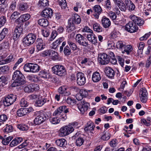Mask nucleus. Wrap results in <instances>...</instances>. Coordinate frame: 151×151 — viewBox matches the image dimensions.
Returning <instances> with one entry per match:
<instances>
[{"mask_svg":"<svg viewBox=\"0 0 151 151\" xmlns=\"http://www.w3.org/2000/svg\"><path fill=\"white\" fill-rule=\"evenodd\" d=\"M125 29L128 32L132 33L137 31L138 27L135 24L130 22L127 23L125 26Z\"/></svg>","mask_w":151,"mask_h":151,"instance_id":"nucleus-11","label":"nucleus"},{"mask_svg":"<svg viewBox=\"0 0 151 151\" xmlns=\"http://www.w3.org/2000/svg\"><path fill=\"white\" fill-rule=\"evenodd\" d=\"M147 93L145 88H142L139 92V96H147Z\"/></svg>","mask_w":151,"mask_h":151,"instance_id":"nucleus-54","label":"nucleus"},{"mask_svg":"<svg viewBox=\"0 0 151 151\" xmlns=\"http://www.w3.org/2000/svg\"><path fill=\"white\" fill-rule=\"evenodd\" d=\"M120 35V34L119 32H116V31H113L111 34V36L112 38L114 39H115L118 37Z\"/></svg>","mask_w":151,"mask_h":151,"instance_id":"nucleus-62","label":"nucleus"},{"mask_svg":"<svg viewBox=\"0 0 151 151\" xmlns=\"http://www.w3.org/2000/svg\"><path fill=\"white\" fill-rule=\"evenodd\" d=\"M39 86L35 84H30L25 86L24 90L26 92L31 93L39 89Z\"/></svg>","mask_w":151,"mask_h":151,"instance_id":"nucleus-15","label":"nucleus"},{"mask_svg":"<svg viewBox=\"0 0 151 151\" xmlns=\"http://www.w3.org/2000/svg\"><path fill=\"white\" fill-rule=\"evenodd\" d=\"M6 22V20L4 16L0 17V28L3 26Z\"/></svg>","mask_w":151,"mask_h":151,"instance_id":"nucleus-63","label":"nucleus"},{"mask_svg":"<svg viewBox=\"0 0 151 151\" xmlns=\"http://www.w3.org/2000/svg\"><path fill=\"white\" fill-rule=\"evenodd\" d=\"M18 9L20 11H25L28 8L27 4L25 3L20 4L18 5Z\"/></svg>","mask_w":151,"mask_h":151,"instance_id":"nucleus-37","label":"nucleus"},{"mask_svg":"<svg viewBox=\"0 0 151 151\" xmlns=\"http://www.w3.org/2000/svg\"><path fill=\"white\" fill-rule=\"evenodd\" d=\"M8 33V30L7 28H5L2 30L0 33V41L4 38Z\"/></svg>","mask_w":151,"mask_h":151,"instance_id":"nucleus-40","label":"nucleus"},{"mask_svg":"<svg viewBox=\"0 0 151 151\" xmlns=\"http://www.w3.org/2000/svg\"><path fill=\"white\" fill-rule=\"evenodd\" d=\"M27 78L32 82H37L39 83L42 82L41 78L38 77L36 75H29L27 76Z\"/></svg>","mask_w":151,"mask_h":151,"instance_id":"nucleus-22","label":"nucleus"},{"mask_svg":"<svg viewBox=\"0 0 151 151\" xmlns=\"http://www.w3.org/2000/svg\"><path fill=\"white\" fill-rule=\"evenodd\" d=\"M20 105L22 107H25L28 106V103L24 99H22L20 101Z\"/></svg>","mask_w":151,"mask_h":151,"instance_id":"nucleus-58","label":"nucleus"},{"mask_svg":"<svg viewBox=\"0 0 151 151\" xmlns=\"http://www.w3.org/2000/svg\"><path fill=\"white\" fill-rule=\"evenodd\" d=\"M20 13L17 11L14 12L11 14L10 16V19L12 20H14L17 18L20 15Z\"/></svg>","mask_w":151,"mask_h":151,"instance_id":"nucleus-47","label":"nucleus"},{"mask_svg":"<svg viewBox=\"0 0 151 151\" xmlns=\"http://www.w3.org/2000/svg\"><path fill=\"white\" fill-rule=\"evenodd\" d=\"M113 1L121 11L123 12L126 11L127 9L126 6L123 0H113Z\"/></svg>","mask_w":151,"mask_h":151,"instance_id":"nucleus-17","label":"nucleus"},{"mask_svg":"<svg viewBox=\"0 0 151 151\" xmlns=\"http://www.w3.org/2000/svg\"><path fill=\"white\" fill-rule=\"evenodd\" d=\"M54 51L50 50H47L43 52L42 55L44 56H50L52 54H53Z\"/></svg>","mask_w":151,"mask_h":151,"instance_id":"nucleus-59","label":"nucleus"},{"mask_svg":"<svg viewBox=\"0 0 151 151\" xmlns=\"http://www.w3.org/2000/svg\"><path fill=\"white\" fill-rule=\"evenodd\" d=\"M8 67L7 66L4 65L0 67V74H3L7 71Z\"/></svg>","mask_w":151,"mask_h":151,"instance_id":"nucleus-57","label":"nucleus"},{"mask_svg":"<svg viewBox=\"0 0 151 151\" xmlns=\"http://www.w3.org/2000/svg\"><path fill=\"white\" fill-rule=\"evenodd\" d=\"M80 93L84 97H86L88 95V91L85 89H81L80 91Z\"/></svg>","mask_w":151,"mask_h":151,"instance_id":"nucleus-56","label":"nucleus"},{"mask_svg":"<svg viewBox=\"0 0 151 151\" xmlns=\"http://www.w3.org/2000/svg\"><path fill=\"white\" fill-rule=\"evenodd\" d=\"M105 3L106 9L108 10H110L111 7L110 1V0H106L105 1Z\"/></svg>","mask_w":151,"mask_h":151,"instance_id":"nucleus-61","label":"nucleus"},{"mask_svg":"<svg viewBox=\"0 0 151 151\" xmlns=\"http://www.w3.org/2000/svg\"><path fill=\"white\" fill-rule=\"evenodd\" d=\"M110 133L108 132H106L104 133L101 138L104 140H107L110 138Z\"/></svg>","mask_w":151,"mask_h":151,"instance_id":"nucleus-46","label":"nucleus"},{"mask_svg":"<svg viewBox=\"0 0 151 151\" xmlns=\"http://www.w3.org/2000/svg\"><path fill=\"white\" fill-rule=\"evenodd\" d=\"M17 96L16 95L11 94L5 96L3 100V103L5 106H8L13 104L16 101Z\"/></svg>","mask_w":151,"mask_h":151,"instance_id":"nucleus-9","label":"nucleus"},{"mask_svg":"<svg viewBox=\"0 0 151 151\" xmlns=\"http://www.w3.org/2000/svg\"><path fill=\"white\" fill-rule=\"evenodd\" d=\"M98 61L101 64L105 65L109 63L110 61V58L107 54L103 53L99 55Z\"/></svg>","mask_w":151,"mask_h":151,"instance_id":"nucleus-13","label":"nucleus"},{"mask_svg":"<svg viewBox=\"0 0 151 151\" xmlns=\"http://www.w3.org/2000/svg\"><path fill=\"white\" fill-rule=\"evenodd\" d=\"M105 72L106 76L111 78H113L115 75L114 70L109 67L105 68Z\"/></svg>","mask_w":151,"mask_h":151,"instance_id":"nucleus-19","label":"nucleus"},{"mask_svg":"<svg viewBox=\"0 0 151 151\" xmlns=\"http://www.w3.org/2000/svg\"><path fill=\"white\" fill-rule=\"evenodd\" d=\"M55 143L58 146L63 147L66 145V141L64 139H60L56 140Z\"/></svg>","mask_w":151,"mask_h":151,"instance_id":"nucleus-32","label":"nucleus"},{"mask_svg":"<svg viewBox=\"0 0 151 151\" xmlns=\"http://www.w3.org/2000/svg\"><path fill=\"white\" fill-rule=\"evenodd\" d=\"M17 128L22 131H26L28 129V126L25 124H20L17 125Z\"/></svg>","mask_w":151,"mask_h":151,"instance_id":"nucleus-50","label":"nucleus"},{"mask_svg":"<svg viewBox=\"0 0 151 151\" xmlns=\"http://www.w3.org/2000/svg\"><path fill=\"white\" fill-rule=\"evenodd\" d=\"M38 5L40 7L42 8L44 7L48 6V0H40Z\"/></svg>","mask_w":151,"mask_h":151,"instance_id":"nucleus-35","label":"nucleus"},{"mask_svg":"<svg viewBox=\"0 0 151 151\" xmlns=\"http://www.w3.org/2000/svg\"><path fill=\"white\" fill-rule=\"evenodd\" d=\"M50 112H44L37 116L34 120V123L36 125H39L48 119L50 116Z\"/></svg>","mask_w":151,"mask_h":151,"instance_id":"nucleus-5","label":"nucleus"},{"mask_svg":"<svg viewBox=\"0 0 151 151\" xmlns=\"http://www.w3.org/2000/svg\"><path fill=\"white\" fill-rule=\"evenodd\" d=\"M89 106V104L84 100L81 101V103L78 105V109L82 114H83L86 111Z\"/></svg>","mask_w":151,"mask_h":151,"instance_id":"nucleus-12","label":"nucleus"},{"mask_svg":"<svg viewBox=\"0 0 151 151\" xmlns=\"http://www.w3.org/2000/svg\"><path fill=\"white\" fill-rule=\"evenodd\" d=\"M76 77L77 83L79 86H83L85 83L86 78L83 73L81 72L78 73L76 75Z\"/></svg>","mask_w":151,"mask_h":151,"instance_id":"nucleus-14","label":"nucleus"},{"mask_svg":"<svg viewBox=\"0 0 151 151\" xmlns=\"http://www.w3.org/2000/svg\"><path fill=\"white\" fill-rule=\"evenodd\" d=\"M38 24L44 27H46L48 24V20L46 19H40L38 21Z\"/></svg>","mask_w":151,"mask_h":151,"instance_id":"nucleus-36","label":"nucleus"},{"mask_svg":"<svg viewBox=\"0 0 151 151\" xmlns=\"http://www.w3.org/2000/svg\"><path fill=\"white\" fill-rule=\"evenodd\" d=\"M22 141V138L20 137H17L14 138L10 144L11 147H13L17 146Z\"/></svg>","mask_w":151,"mask_h":151,"instance_id":"nucleus-26","label":"nucleus"},{"mask_svg":"<svg viewBox=\"0 0 151 151\" xmlns=\"http://www.w3.org/2000/svg\"><path fill=\"white\" fill-rule=\"evenodd\" d=\"M52 14V10L50 8H47L43 10L41 14L42 17L47 18H51Z\"/></svg>","mask_w":151,"mask_h":151,"instance_id":"nucleus-18","label":"nucleus"},{"mask_svg":"<svg viewBox=\"0 0 151 151\" xmlns=\"http://www.w3.org/2000/svg\"><path fill=\"white\" fill-rule=\"evenodd\" d=\"M7 80L4 76H2L0 78V84H2V86H4L6 83Z\"/></svg>","mask_w":151,"mask_h":151,"instance_id":"nucleus-55","label":"nucleus"},{"mask_svg":"<svg viewBox=\"0 0 151 151\" xmlns=\"http://www.w3.org/2000/svg\"><path fill=\"white\" fill-rule=\"evenodd\" d=\"M145 46V44L143 42H140L138 43L137 46L138 49V51L140 52H142Z\"/></svg>","mask_w":151,"mask_h":151,"instance_id":"nucleus-51","label":"nucleus"},{"mask_svg":"<svg viewBox=\"0 0 151 151\" xmlns=\"http://www.w3.org/2000/svg\"><path fill=\"white\" fill-rule=\"evenodd\" d=\"M52 70L54 73L59 76H64L66 73L65 68L60 65H54L52 67Z\"/></svg>","mask_w":151,"mask_h":151,"instance_id":"nucleus-6","label":"nucleus"},{"mask_svg":"<svg viewBox=\"0 0 151 151\" xmlns=\"http://www.w3.org/2000/svg\"><path fill=\"white\" fill-rule=\"evenodd\" d=\"M58 3L62 9H65L67 7V3L66 0H58Z\"/></svg>","mask_w":151,"mask_h":151,"instance_id":"nucleus-45","label":"nucleus"},{"mask_svg":"<svg viewBox=\"0 0 151 151\" xmlns=\"http://www.w3.org/2000/svg\"><path fill=\"white\" fill-rule=\"evenodd\" d=\"M46 102V100L43 98L41 96H40L37 100L36 102V106H41Z\"/></svg>","mask_w":151,"mask_h":151,"instance_id":"nucleus-28","label":"nucleus"},{"mask_svg":"<svg viewBox=\"0 0 151 151\" xmlns=\"http://www.w3.org/2000/svg\"><path fill=\"white\" fill-rule=\"evenodd\" d=\"M101 75L99 73L96 71L94 72L92 76V79L93 82L97 83L101 79Z\"/></svg>","mask_w":151,"mask_h":151,"instance_id":"nucleus-24","label":"nucleus"},{"mask_svg":"<svg viewBox=\"0 0 151 151\" xmlns=\"http://www.w3.org/2000/svg\"><path fill=\"white\" fill-rule=\"evenodd\" d=\"M6 126L4 129V132L9 133L12 132L13 130V127L11 125H6Z\"/></svg>","mask_w":151,"mask_h":151,"instance_id":"nucleus-53","label":"nucleus"},{"mask_svg":"<svg viewBox=\"0 0 151 151\" xmlns=\"http://www.w3.org/2000/svg\"><path fill=\"white\" fill-rule=\"evenodd\" d=\"M17 0H12V4L9 7V10L13 12L16 7V1Z\"/></svg>","mask_w":151,"mask_h":151,"instance_id":"nucleus-49","label":"nucleus"},{"mask_svg":"<svg viewBox=\"0 0 151 151\" xmlns=\"http://www.w3.org/2000/svg\"><path fill=\"white\" fill-rule=\"evenodd\" d=\"M107 111V108L105 106L101 107L99 109V112L102 114H104Z\"/></svg>","mask_w":151,"mask_h":151,"instance_id":"nucleus-64","label":"nucleus"},{"mask_svg":"<svg viewBox=\"0 0 151 151\" xmlns=\"http://www.w3.org/2000/svg\"><path fill=\"white\" fill-rule=\"evenodd\" d=\"M54 116L50 118V122L53 124H57L59 123L60 122L59 116Z\"/></svg>","mask_w":151,"mask_h":151,"instance_id":"nucleus-38","label":"nucleus"},{"mask_svg":"<svg viewBox=\"0 0 151 151\" xmlns=\"http://www.w3.org/2000/svg\"><path fill=\"white\" fill-rule=\"evenodd\" d=\"M86 37L88 40L91 42L92 43L95 44L97 42V38L93 32L88 34Z\"/></svg>","mask_w":151,"mask_h":151,"instance_id":"nucleus-25","label":"nucleus"},{"mask_svg":"<svg viewBox=\"0 0 151 151\" xmlns=\"http://www.w3.org/2000/svg\"><path fill=\"white\" fill-rule=\"evenodd\" d=\"M68 43L70 48L73 50L77 49V46L75 43L72 41V39H70L68 41Z\"/></svg>","mask_w":151,"mask_h":151,"instance_id":"nucleus-39","label":"nucleus"},{"mask_svg":"<svg viewBox=\"0 0 151 151\" xmlns=\"http://www.w3.org/2000/svg\"><path fill=\"white\" fill-rule=\"evenodd\" d=\"M74 127V124H68L62 127L59 130V135L60 137H64L69 134L73 131Z\"/></svg>","mask_w":151,"mask_h":151,"instance_id":"nucleus-4","label":"nucleus"},{"mask_svg":"<svg viewBox=\"0 0 151 151\" xmlns=\"http://www.w3.org/2000/svg\"><path fill=\"white\" fill-rule=\"evenodd\" d=\"M84 142V139L82 137H79L76 139V145L77 146H81Z\"/></svg>","mask_w":151,"mask_h":151,"instance_id":"nucleus-42","label":"nucleus"},{"mask_svg":"<svg viewBox=\"0 0 151 151\" xmlns=\"http://www.w3.org/2000/svg\"><path fill=\"white\" fill-rule=\"evenodd\" d=\"M125 5L128 7V9L130 11L134 10L135 6L133 3L130 0H125Z\"/></svg>","mask_w":151,"mask_h":151,"instance_id":"nucleus-27","label":"nucleus"},{"mask_svg":"<svg viewBox=\"0 0 151 151\" xmlns=\"http://www.w3.org/2000/svg\"><path fill=\"white\" fill-rule=\"evenodd\" d=\"M93 16L96 19H98L99 16L102 12V9L100 5H96L93 7Z\"/></svg>","mask_w":151,"mask_h":151,"instance_id":"nucleus-16","label":"nucleus"},{"mask_svg":"<svg viewBox=\"0 0 151 151\" xmlns=\"http://www.w3.org/2000/svg\"><path fill=\"white\" fill-rule=\"evenodd\" d=\"M25 108H21L17 111V114L19 116H22L27 114Z\"/></svg>","mask_w":151,"mask_h":151,"instance_id":"nucleus-43","label":"nucleus"},{"mask_svg":"<svg viewBox=\"0 0 151 151\" xmlns=\"http://www.w3.org/2000/svg\"><path fill=\"white\" fill-rule=\"evenodd\" d=\"M94 31L98 32H100L102 31L103 28L99 24L95 22L93 25Z\"/></svg>","mask_w":151,"mask_h":151,"instance_id":"nucleus-33","label":"nucleus"},{"mask_svg":"<svg viewBox=\"0 0 151 151\" xmlns=\"http://www.w3.org/2000/svg\"><path fill=\"white\" fill-rule=\"evenodd\" d=\"M22 32H20L16 29H15L13 35V39L16 40L19 37Z\"/></svg>","mask_w":151,"mask_h":151,"instance_id":"nucleus-44","label":"nucleus"},{"mask_svg":"<svg viewBox=\"0 0 151 151\" xmlns=\"http://www.w3.org/2000/svg\"><path fill=\"white\" fill-rule=\"evenodd\" d=\"M19 19H17L16 20V22L17 24L15 29H16L20 32H22L23 27V22L21 21L19 22Z\"/></svg>","mask_w":151,"mask_h":151,"instance_id":"nucleus-31","label":"nucleus"},{"mask_svg":"<svg viewBox=\"0 0 151 151\" xmlns=\"http://www.w3.org/2000/svg\"><path fill=\"white\" fill-rule=\"evenodd\" d=\"M139 17L134 14H132L129 16V18L134 22V23H136Z\"/></svg>","mask_w":151,"mask_h":151,"instance_id":"nucleus-60","label":"nucleus"},{"mask_svg":"<svg viewBox=\"0 0 151 151\" xmlns=\"http://www.w3.org/2000/svg\"><path fill=\"white\" fill-rule=\"evenodd\" d=\"M24 76L19 70H17L14 72L12 75V79L14 81L11 84L12 87L20 86L24 83L23 79Z\"/></svg>","mask_w":151,"mask_h":151,"instance_id":"nucleus-1","label":"nucleus"},{"mask_svg":"<svg viewBox=\"0 0 151 151\" xmlns=\"http://www.w3.org/2000/svg\"><path fill=\"white\" fill-rule=\"evenodd\" d=\"M36 38V36L35 35L29 34L23 39V42L25 46H29L35 42Z\"/></svg>","mask_w":151,"mask_h":151,"instance_id":"nucleus-8","label":"nucleus"},{"mask_svg":"<svg viewBox=\"0 0 151 151\" xmlns=\"http://www.w3.org/2000/svg\"><path fill=\"white\" fill-rule=\"evenodd\" d=\"M30 17V15L29 14H26L21 15L18 19L24 22L29 20Z\"/></svg>","mask_w":151,"mask_h":151,"instance_id":"nucleus-34","label":"nucleus"},{"mask_svg":"<svg viewBox=\"0 0 151 151\" xmlns=\"http://www.w3.org/2000/svg\"><path fill=\"white\" fill-rule=\"evenodd\" d=\"M58 92L65 96H68L70 95V92L68 90L66 86H63L60 87L58 89Z\"/></svg>","mask_w":151,"mask_h":151,"instance_id":"nucleus-21","label":"nucleus"},{"mask_svg":"<svg viewBox=\"0 0 151 151\" xmlns=\"http://www.w3.org/2000/svg\"><path fill=\"white\" fill-rule=\"evenodd\" d=\"M24 69L26 72L35 73L39 71L40 67L37 64L29 63L24 65Z\"/></svg>","mask_w":151,"mask_h":151,"instance_id":"nucleus-7","label":"nucleus"},{"mask_svg":"<svg viewBox=\"0 0 151 151\" xmlns=\"http://www.w3.org/2000/svg\"><path fill=\"white\" fill-rule=\"evenodd\" d=\"M68 20L67 27L68 29H69L68 30L73 31L76 29V25L79 24L80 23L81 19L79 15L76 14H75Z\"/></svg>","mask_w":151,"mask_h":151,"instance_id":"nucleus-3","label":"nucleus"},{"mask_svg":"<svg viewBox=\"0 0 151 151\" xmlns=\"http://www.w3.org/2000/svg\"><path fill=\"white\" fill-rule=\"evenodd\" d=\"M36 44L37 49L38 51L42 50L45 47V45L41 38H38L36 41Z\"/></svg>","mask_w":151,"mask_h":151,"instance_id":"nucleus-20","label":"nucleus"},{"mask_svg":"<svg viewBox=\"0 0 151 151\" xmlns=\"http://www.w3.org/2000/svg\"><path fill=\"white\" fill-rule=\"evenodd\" d=\"M125 43L124 42L119 41L116 43V47L118 49L122 51L123 50V48L125 46Z\"/></svg>","mask_w":151,"mask_h":151,"instance_id":"nucleus-41","label":"nucleus"},{"mask_svg":"<svg viewBox=\"0 0 151 151\" xmlns=\"http://www.w3.org/2000/svg\"><path fill=\"white\" fill-rule=\"evenodd\" d=\"M101 22L103 27L105 28H109L111 24V22L109 19L105 17H102Z\"/></svg>","mask_w":151,"mask_h":151,"instance_id":"nucleus-23","label":"nucleus"},{"mask_svg":"<svg viewBox=\"0 0 151 151\" xmlns=\"http://www.w3.org/2000/svg\"><path fill=\"white\" fill-rule=\"evenodd\" d=\"M76 40L80 45L87 47L88 43L86 39L80 34H77L76 36Z\"/></svg>","mask_w":151,"mask_h":151,"instance_id":"nucleus-10","label":"nucleus"},{"mask_svg":"<svg viewBox=\"0 0 151 151\" xmlns=\"http://www.w3.org/2000/svg\"><path fill=\"white\" fill-rule=\"evenodd\" d=\"M107 47L109 49H114L115 48V44L112 41H109L107 42Z\"/></svg>","mask_w":151,"mask_h":151,"instance_id":"nucleus-52","label":"nucleus"},{"mask_svg":"<svg viewBox=\"0 0 151 151\" xmlns=\"http://www.w3.org/2000/svg\"><path fill=\"white\" fill-rule=\"evenodd\" d=\"M64 38L63 37H60L55 41L51 45V47L52 48L55 49L60 43L63 41Z\"/></svg>","mask_w":151,"mask_h":151,"instance_id":"nucleus-29","label":"nucleus"},{"mask_svg":"<svg viewBox=\"0 0 151 151\" xmlns=\"http://www.w3.org/2000/svg\"><path fill=\"white\" fill-rule=\"evenodd\" d=\"M132 46L130 45H125V46L123 48V50L122 51L123 53H126L127 55H129L130 52L132 50Z\"/></svg>","mask_w":151,"mask_h":151,"instance_id":"nucleus-30","label":"nucleus"},{"mask_svg":"<svg viewBox=\"0 0 151 151\" xmlns=\"http://www.w3.org/2000/svg\"><path fill=\"white\" fill-rule=\"evenodd\" d=\"M69 112V109L65 106H61L58 108L54 112L53 116H59L60 119L64 121L67 118L65 114Z\"/></svg>","mask_w":151,"mask_h":151,"instance_id":"nucleus-2","label":"nucleus"},{"mask_svg":"<svg viewBox=\"0 0 151 151\" xmlns=\"http://www.w3.org/2000/svg\"><path fill=\"white\" fill-rule=\"evenodd\" d=\"M13 137L12 136H9L5 138L2 139V144L5 145H7L9 144L10 141L12 140Z\"/></svg>","mask_w":151,"mask_h":151,"instance_id":"nucleus-48","label":"nucleus"}]
</instances>
